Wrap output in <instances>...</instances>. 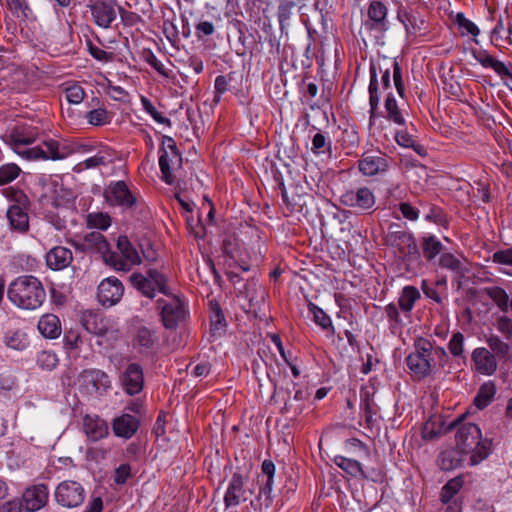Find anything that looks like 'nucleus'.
<instances>
[{"label":"nucleus","instance_id":"obj_1","mask_svg":"<svg viewBox=\"0 0 512 512\" xmlns=\"http://www.w3.org/2000/svg\"><path fill=\"white\" fill-rule=\"evenodd\" d=\"M414 350L406 357V364L412 375L422 380L436 374L449 360L443 347H434L431 341L417 337L413 344Z\"/></svg>","mask_w":512,"mask_h":512},{"label":"nucleus","instance_id":"obj_2","mask_svg":"<svg viewBox=\"0 0 512 512\" xmlns=\"http://www.w3.org/2000/svg\"><path fill=\"white\" fill-rule=\"evenodd\" d=\"M464 415L451 422L448 431L456 429V447L466 455L470 454V465L475 466L485 460L491 452V442L482 439L480 428L474 423H464Z\"/></svg>","mask_w":512,"mask_h":512},{"label":"nucleus","instance_id":"obj_3","mask_svg":"<svg viewBox=\"0 0 512 512\" xmlns=\"http://www.w3.org/2000/svg\"><path fill=\"white\" fill-rule=\"evenodd\" d=\"M8 299L18 308L36 310L46 299L42 282L33 275H23L14 279L7 289Z\"/></svg>","mask_w":512,"mask_h":512},{"label":"nucleus","instance_id":"obj_4","mask_svg":"<svg viewBox=\"0 0 512 512\" xmlns=\"http://www.w3.org/2000/svg\"><path fill=\"white\" fill-rule=\"evenodd\" d=\"M130 282L134 288L149 299L155 297L156 291L166 296L171 295L166 276L154 268L148 269L146 274L133 273L130 276Z\"/></svg>","mask_w":512,"mask_h":512},{"label":"nucleus","instance_id":"obj_5","mask_svg":"<svg viewBox=\"0 0 512 512\" xmlns=\"http://www.w3.org/2000/svg\"><path fill=\"white\" fill-rule=\"evenodd\" d=\"M118 252L110 251L106 264L118 271H129L133 266L141 263L137 249L126 236H119L117 240Z\"/></svg>","mask_w":512,"mask_h":512},{"label":"nucleus","instance_id":"obj_6","mask_svg":"<svg viewBox=\"0 0 512 512\" xmlns=\"http://www.w3.org/2000/svg\"><path fill=\"white\" fill-rule=\"evenodd\" d=\"M393 247H395L403 262L407 266H417L421 263V254L414 236L407 231H394L388 236Z\"/></svg>","mask_w":512,"mask_h":512},{"label":"nucleus","instance_id":"obj_7","mask_svg":"<svg viewBox=\"0 0 512 512\" xmlns=\"http://www.w3.org/2000/svg\"><path fill=\"white\" fill-rule=\"evenodd\" d=\"M105 201L111 206L132 209L139 204L138 197L133 194L128 185L122 181L111 182L103 192Z\"/></svg>","mask_w":512,"mask_h":512},{"label":"nucleus","instance_id":"obj_8","mask_svg":"<svg viewBox=\"0 0 512 512\" xmlns=\"http://www.w3.org/2000/svg\"><path fill=\"white\" fill-rule=\"evenodd\" d=\"M157 304L160 309L161 321L166 329H176L179 323L186 318L185 304L178 296L172 295L170 301L159 299Z\"/></svg>","mask_w":512,"mask_h":512},{"label":"nucleus","instance_id":"obj_9","mask_svg":"<svg viewBox=\"0 0 512 512\" xmlns=\"http://www.w3.org/2000/svg\"><path fill=\"white\" fill-rule=\"evenodd\" d=\"M86 497L84 487L77 481L65 480L55 490L56 502L66 508L80 506Z\"/></svg>","mask_w":512,"mask_h":512},{"label":"nucleus","instance_id":"obj_10","mask_svg":"<svg viewBox=\"0 0 512 512\" xmlns=\"http://www.w3.org/2000/svg\"><path fill=\"white\" fill-rule=\"evenodd\" d=\"M474 59L485 69H491L511 91L508 81H512V63L504 62L491 55L487 50H472Z\"/></svg>","mask_w":512,"mask_h":512},{"label":"nucleus","instance_id":"obj_11","mask_svg":"<svg viewBox=\"0 0 512 512\" xmlns=\"http://www.w3.org/2000/svg\"><path fill=\"white\" fill-rule=\"evenodd\" d=\"M78 381L89 394L107 392L111 388L110 377L99 369L83 370L78 376Z\"/></svg>","mask_w":512,"mask_h":512},{"label":"nucleus","instance_id":"obj_12","mask_svg":"<svg viewBox=\"0 0 512 512\" xmlns=\"http://www.w3.org/2000/svg\"><path fill=\"white\" fill-rule=\"evenodd\" d=\"M44 148L34 147L23 152L28 159H52L61 160L73 153L67 145L61 146L59 142L49 140L44 142Z\"/></svg>","mask_w":512,"mask_h":512},{"label":"nucleus","instance_id":"obj_13","mask_svg":"<svg viewBox=\"0 0 512 512\" xmlns=\"http://www.w3.org/2000/svg\"><path fill=\"white\" fill-rule=\"evenodd\" d=\"M124 286L114 277L103 279L98 285L97 298L101 305L111 307L117 304L123 297Z\"/></svg>","mask_w":512,"mask_h":512},{"label":"nucleus","instance_id":"obj_14","mask_svg":"<svg viewBox=\"0 0 512 512\" xmlns=\"http://www.w3.org/2000/svg\"><path fill=\"white\" fill-rule=\"evenodd\" d=\"M340 201L346 207L361 211L372 209L376 203L373 192L367 187H360L344 192L341 195Z\"/></svg>","mask_w":512,"mask_h":512},{"label":"nucleus","instance_id":"obj_15","mask_svg":"<svg viewBox=\"0 0 512 512\" xmlns=\"http://www.w3.org/2000/svg\"><path fill=\"white\" fill-rule=\"evenodd\" d=\"M388 8L380 0H371L367 9L368 18L363 22V28L367 31L384 32L388 29Z\"/></svg>","mask_w":512,"mask_h":512},{"label":"nucleus","instance_id":"obj_16","mask_svg":"<svg viewBox=\"0 0 512 512\" xmlns=\"http://www.w3.org/2000/svg\"><path fill=\"white\" fill-rule=\"evenodd\" d=\"M48 498L47 485L40 483L26 488L22 494L21 502L27 512H35L47 504Z\"/></svg>","mask_w":512,"mask_h":512},{"label":"nucleus","instance_id":"obj_17","mask_svg":"<svg viewBox=\"0 0 512 512\" xmlns=\"http://www.w3.org/2000/svg\"><path fill=\"white\" fill-rule=\"evenodd\" d=\"M120 382L129 395L140 393L144 385V373L141 365L130 363L120 375Z\"/></svg>","mask_w":512,"mask_h":512},{"label":"nucleus","instance_id":"obj_18","mask_svg":"<svg viewBox=\"0 0 512 512\" xmlns=\"http://www.w3.org/2000/svg\"><path fill=\"white\" fill-rule=\"evenodd\" d=\"M94 23L101 28H109L116 19V11L111 1L94 0L88 4Z\"/></svg>","mask_w":512,"mask_h":512},{"label":"nucleus","instance_id":"obj_19","mask_svg":"<svg viewBox=\"0 0 512 512\" xmlns=\"http://www.w3.org/2000/svg\"><path fill=\"white\" fill-rule=\"evenodd\" d=\"M359 170L366 176H375L387 171L389 167L388 157L380 152L367 153L358 162Z\"/></svg>","mask_w":512,"mask_h":512},{"label":"nucleus","instance_id":"obj_20","mask_svg":"<svg viewBox=\"0 0 512 512\" xmlns=\"http://www.w3.org/2000/svg\"><path fill=\"white\" fill-rule=\"evenodd\" d=\"M245 494V479L243 475L238 472L233 473L223 499L225 508L235 507L241 501H246L247 497Z\"/></svg>","mask_w":512,"mask_h":512},{"label":"nucleus","instance_id":"obj_21","mask_svg":"<svg viewBox=\"0 0 512 512\" xmlns=\"http://www.w3.org/2000/svg\"><path fill=\"white\" fill-rule=\"evenodd\" d=\"M182 165V156L179 151H168L166 148L161 149V155L159 157V167L162 173V179L167 184L171 185L174 183V176L172 169L174 167H180Z\"/></svg>","mask_w":512,"mask_h":512},{"label":"nucleus","instance_id":"obj_22","mask_svg":"<svg viewBox=\"0 0 512 512\" xmlns=\"http://www.w3.org/2000/svg\"><path fill=\"white\" fill-rule=\"evenodd\" d=\"M477 372L492 375L497 369L495 356L484 347L476 348L471 356Z\"/></svg>","mask_w":512,"mask_h":512},{"label":"nucleus","instance_id":"obj_23","mask_svg":"<svg viewBox=\"0 0 512 512\" xmlns=\"http://www.w3.org/2000/svg\"><path fill=\"white\" fill-rule=\"evenodd\" d=\"M82 250L96 251L102 255L104 262L108 258L111 251L110 244L99 231H92L87 233L83 237V241L80 245Z\"/></svg>","mask_w":512,"mask_h":512},{"label":"nucleus","instance_id":"obj_24","mask_svg":"<svg viewBox=\"0 0 512 512\" xmlns=\"http://www.w3.org/2000/svg\"><path fill=\"white\" fill-rule=\"evenodd\" d=\"M72 260L71 250L63 246H56L46 254L47 266L53 270H62L68 267Z\"/></svg>","mask_w":512,"mask_h":512},{"label":"nucleus","instance_id":"obj_25","mask_svg":"<svg viewBox=\"0 0 512 512\" xmlns=\"http://www.w3.org/2000/svg\"><path fill=\"white\" fill-rule=\"evenodd\" d=\"M112 428L116 436L129 439L137 432L139 420L132 415L123 414L114 419Z\"/></svg>","mask_w":512,"mask_h":512},{"label":"nucleus","instance_id":"obj_26","mask_svg":"<svg viewBox=\"0 0 512 512\" xmlns=\"http://www.w3.org/2000/svg\"><path fill=\"white\" fill-rule=\"evenodd\" d=\"M37 131L28 126H16L7 135L8 143L15 149L32 144L37 138Z\"/></svg>","mask_w":512,"mask_h":512},{"label":"nucleus","instance_id":"obj_27","mask_svg":"<svg viewBox=\"0 0 512 512\" xmlns=\"http://www.w3.org/2000/svg\"><path fill=\"white\" fill-rule=\"evenodd\" d=\"M83 429L91 441H98L108 435V425L105 420L99 417L85 416Z\"/></svg>","mask_w":512,"mask_h":512},{"label":"nucleus","instance_id":"obj_28","mask_svg":"<svg viewBox=\"0 0 512 512\" xmlns=\"http://www.w3.org/2000/svg\"><path fill=\"white\" fill-rule=\"evenodd\" d=\"M398 20L404 25L408 35H415L417 31L423 29L424 19L418 16L417 12L412 9L399 8L397 12Z\"/></svg>","mask_w":512,"mask_h":512},{"label":"nucleus","instance_id":"obj_29","mask_svg":"<svg viewBox=\"0 0 512 512\" xmlns=\"http://www.w3.org/2000/svg\"><path fill=\"white\" fill-rule=\"evenodd\" d=\"M38 330L45 337L55 339L61 334V323L59 318L54 314H44L38 321Z\"/></svg>","mask_w":512,"mask_h":512},{"label":"nucleus","instance_id":"obj_30","mask_svg":"<svg viewBox=\"0 0 512 512\" xmlns=\"http://www.w3.org/2000/svg\"><path fill=\"white\" fill-rule=\"evenodd\" d=\"M466 455L459 448H449L442 451L437 458L438 466L444 471H451L458 468Z\"/></svg>","mask_w":512,"mask_h":512},{"label":"nucleus","instance_id":"obj_31","mask_svg":"<svg viewBox=\"0 0 512 512\" xmlns=\"http://www.w3.org/2000/svg\"><path fill=\"white\" fill-rule=\"evenodd\" d=\"M7 218L13 230L26 232L29 229V216L18 204H13L9 207Z\"/></svg>","mask_w":512,"mask_h":512},{"label":"nucleus","instance_id":"obj_32","mask_svg":"<svg viewBox=\"0 0 512 512\" xmlns=\"http://www.w3.org/2000/svg\"><path fill=\"white\" fill-rule=\"evenodd\" d=\"M439 265L452 271L457 278H463L469 271L466 260H461L452 253H442L439 258Z\"/></svg>","mask_w":512,"mask_h":512},{"label":"nucleus","instance_id":"obj_33","mask_svg":"<svg viewBox=\"0 0 512 512\" xmlns=\"http://www.w3.org/2000/svg\"><path fill=\"white\" fill-rule=\"evenodd\" d=\"M361 412L362 416L368 426L374 423V416L378 413V406L373 399V393L370 391H361Z\"/></svg>","mask_w":512,"mask_h":512},{"label":"nucleus","instance_id":"obj_34","mask_svg":"<svg viewBox=\"0 0 512 512\" xmlns=\"http://www.w3.org/2000/svg\"><path fill=\"white\" fill-rule=\"evenodd\" d=\"M421 247L427 261L434 260L443 251V244L435 235L424 236L421 240Z\"/></svg>","mask_w":512,"mask_h":512},{"label":"nucleus","instance_id":"obj_35","mask_svg":"<svg viewBox=\"0 0 512 512\" xmlns=\"http://www.w3.org/2000/svg\"><path fill=\"white\" fill-rule=\"evenodd\" d=\"M495 393L496 387L492 381L482 384L473 401L475 406L480 410L486 408L493 401Z\"/></svg>","mask_w":512,"mask_h":512},{"label":"nucleus","instance_id":"obj_36","mask_svg":"<svg viewBox=\"0 0 512 512\" xmlns=\"http://www.w3.org/2000/svg\"><path fill=\"white\" fill-rule=\"evenodd\" d=\"M83 326L89 333L97 336H104L109 331L108 327L104 323V319L100 315L94 313H89L84 316Z\"/></svg>","mask_w":512,"mask_h":512},{"label":"nucleus","instance_id":"obj_37","mask_svg":"<svg viewBox=\"0 0 512 512\" xmlns=\"http://www.w3.org/2000/svg\"><path fill=\"white\" fill-rule=\"evenodd\" d=\"M419 298L420 292L416 287L405 286L398 299V305L403 312L410 313Z\"/></svg>","mask_w":512,"mask_h":512},{"label":"nucleus","instance_id":"obj_38","mask_svg":"<svg viewBox=\"0 0 512 512\" xmlns=\"http://www.w3.org/2000/svg\"><path fill=\"white\" fill-rule=\"evenodd\" d=\"M309 397H310V393L307 389L299 388L295 391L293 398L289 397L285 401L283 410H285L287 412L293 411L294 414L298 415V414L302 413L303 408H304V402L306 400H308Z\"/></svg>","mask_w":512,"mask_h":512},{"label":"nucleus","instance_id":"obj_39","mask_svg":"<svg viewBox=\"0 0 512 512\" xmlns=\"http://www.w3.org/2000/svg\"><path fill=\"white\" fill-rule=\"evenodd\" d=\"M335 463L342 470L347 472L353 477H362L369 479V476L365 474L361 463L357 460L346 458L343 456H337L335 458Z\"/></svg>","mask_w":512,"mask_h":512},{"label":"nucleus","instance_id":"obj_40","mask_svg":"<svg viewBox=\"0 0 512 512\" xmlns=\"http://www.w3.org/2000/svg\"><path fill=\"white\" fill-rule=\"evenodd\" d=\"M369 104L370 120H372L375 117V112L379 104L377 70L374 65L370 67Z\"/></svg>","mask_w":512,"mask_h":512},{"label":"nucleus","instance_id":"obj_41","mask_svg":"<svg viewBox=\"0 0 512 512\" xmlns=\"http://www.w3.org/2000/svg\"><path fill=\"white\" fill-rule=\"evenodd\" d=\"M484 292L493 300L501 311H508L510 300L508 294L503 288L498 286L486 287L484 288Z\"/></svg>","mask_w":512,"mask_h":512},{"label":"nucleus","instance_id":"obj_42","mask_svg":"<svg viewBox=\"0 0 512 512\" xmlns=\"http://www.w3.org/2000/svg\"><path fill=\"white\" fill-rule=\"evenodd\" d=\"M464 480L462 476L454 477L449 480L441 490L440 499L443 503H449L454 500V497L458 494L460 489L463 487Z\"/></svg>","mask_w":512,"mask_h":512},{"label":"nucleus","instance_id":"obj_43","mask_svg":"<svg viewBox=\"0 0 512 512\" xmlns=\"http://www.w3.org/2000/svg\"><path fill=\"white\" fill-rule=\"evenodd\" d=\"M396 142L406 148H412L418 155L426 156L427 150L419 144L407 131H398L395 135Z\"/></svg>","mask_w":512,"mask_h":512},{"label":"nucleus","instance_id":"obj_44","mask_svg":"<svg viewBox=\"0 0 512 512\" xmlns=\"http://www.w3.org/2000/svg\"><path fill=\"white\" fill-rule=\"evenodd\" d=\"M385 109L387 112V118L398 125L405 124V118L399 109L395 97L392 93H389L385 100Z\"/></svg>","mask_w":512,"mask_h":512},{"label":"nucleus","instance_id":"obj_45","mask_svg":"<svg viewBox=\"0 0 512 512\" xmlns=\"http://www.w3.org/2000/svg\"><path fill=\"white\" fill-rule=\"evenodd\" d=\"M309 312L313 315L314 322L324 330H333V325L330 317L317 305L309 303Z\"/></svg>","mask_w":512,"mask_h":512},{"label":"nucleus","instance_id":"obj_46","mask_svg":"<svg viewBox=\"0 0 512 512\" xmlns=\"http://www.w3.org/2000/svg\"><path fill=\"white\" fill-rule=\"evenodd\" d=\"M7 347L15 350H24L27 347V338L25 334L19 331H9L4 337Z\"/></svg>","mask_w":512,"mask_h":512},{"label":"nucleus","instance_id":"obj_47","mask_svg":"<svg viewBox=\"0 0 512 512\" xmlns=\"http://www.w3.org/2000/svg\"><path fill=\"white\" fill-rule=\"evenodd\" d=\"M210 307H211V316H210L211 330L213 332L222 330L225 327V317H224L223 311H222L219 303L216 301H211Z\"/></svg>","mask_w":512,"mask_h":512},{"label":"nucleus","instance_id":"obj_48","mask_svg":"<svg viewBox=\"0 0 512 512\" xmlns=\"http://www.w3.org/2000/svg\"><path fill=\"white\" fill-rule=\"evenodd\" d=\"M87 226L99 230H106L111 225V218L106 213H90L87 215Z\"/></svg>","mask_w":512,"mask_h":512},{"label":"nucleus","instance_id":"obj_49","mask_svg":"<svg viewBox=\"0 0 512 512\" xmlns=\"http://www.w3.org/2000/svg\"><path fill=\"white\" fill-rule=\"evenodd\" d=\"M21 169L14 163H8L0 166V186L14 181L20 174Z\"/></svg>","mask_w":512,"mask_h":512},{"label":"nucleus","instance_id":"obj_50","mask_svg":"<svg viewBox=\"0 0 512 512\" xmlns=\"http://www.w3.org/2000/svg\"><path fill=\"white\" fill-rule=\"evenodd\" d=\"M455 22L459 27L461 35H472L476 37L479 34L478 27L469 19H467L463 13H457Z\"/></svg>","mask_w":512,"mask_h":512},{"label":"nucleus","instance_id":"obj_51","mask_svg":"<svg viewBox=\"0 0 512 512\" xmlns=\"http://www.w3.org/2000/svg\"><path fill=\"white\" fill-rule=\"evenodd\" d=\"M112 162L110 155L105 151H100L96 155L85 159L81 164L86 169L106 166Z\"/></svg>","mask_w":512,"mask_h":512},{"label":"nucleus","instance_id":"obj_52","mask_svg":"<svg viewBox=\"0 0 512 512\" xmlns=\"http://www.w3.org/2000/svg\"><path fill=\"white\" fill-rule=\"evenodd\" d=\"M156 340L157 338L155 333L146 327L140 328L137 332L136 343L141 347L147 349L151 348L155 344Z\"/></svg>","mask_w":512,"mask_h":512},{"label":"nucleus","instance_id":"obj_53","mask_svg":"<svg viewBox=\"0 0 512 512\" xmlns=\"http://www.w3.org/2000/svg\"><path fill=\"white\" fill-rule=\"evenodd\" d=\"M487 344L489 348L499 356L505 357L510 351L509 345L501 340L497 335H491L487 338Z\"/></svg>","mask_w":512,"mask_h":512},{"label":"nucleus","instance_id":"obj_54","mask_svg":"<svg viewBox=\"0 0 512 512\" xmlns=\"http://www.w3.org/2000/svg\"><path fill=\"white\" fill-rule=\"evenodd\" d=\"M37 363L43 369L52 370L58 365V358L51 351H41L37 356Z\"/></svg>","mask_w":512,"mask_h":512},{"label":"nucleus","instance_id":"obj_55","mask_svg":"<svg viewBox=\"0 0 512 512\" xmlns=\"http://www.w3.org/2000/svg\"><path fill=\"white\" fill-rule=\"evenodd\" d=\"M141 103L144 110L157 122L160 124H165L167 126H171V121L169 118L162 116L157 109L153 106L151 101L146 97L141 98Z\"/></svg>","mask_w":512,"mask_h":512},{"label":"nucleus","instance_id":"obj_56","mask_svg":"<svg viewBox=\"0 0 512 512\" xmlns=\"http://www.w3.org/2000/svg\"><path fill=\"white\" fill-rule=\"evenodd\" d=\"M86 118L91 125L102 126L109 122L108 112L103 108L89 111Z\"/></svg>","mask_w":512,"mask_h":512},{"label":"nucleus","instance_id":"obj_57","mask_svg":"<svg viewBox=\"0 0 512 512\" xmlns=\"http://www.w3.org/2000/svg\"><path fill=\"white\" fill-rule=\"evenodd\" d=\"M330 149V141L321 132H317L312 138L311 150L314 154H322Z\"/></svg>","mask_w":512,"mask_h":512},{"label":"nucleus","instance_id":"obj_58","mask_svg":"<svg viewBox=\"0 0 512 512\" xmlns=\"http://www.w3.org/2000/svg\"><path fill=\"white\" fill-rule=\"evenodd\" d=\"M143 59L151 66L153 67L160 75L164 77H168L169 73L167 69L165 68L164 64L158 60V58L155 56V54L150 50H144L143 51Z\"/></svg>","mask_w":512,"mask_h":512},{"label":"nucleus","instance_id":"obj_59","mask_svg":"<svg viewBox=\"0 0 512 512\" xmlns=\"http://www.w3.org/2000/svg\"><path fill=\"white\" fill-rule=\"evenodd\" d=\"M464 336L460 332H456L452 335L448 349L454 357H460L464 351Z\"/></svg>","mask_w":512,"mask_h":512},{"label":"nucleus","instance_id":"obj_60","mask_svg":"<svg viewBox=\"0 0 512 512\" xmlns=\"http://www.w3.org/2000/svg\"><path fill=\"white\" fill-rule=\"evenodd\" d=\"M296 6V3L293 0H284L278 7V20L281 28H283L284 24L290 19L292 9Z\"/></svg>","mask_w":512,"mask_h":512},{"label":"nucleus","instance_id":"obj_61","mask_svg":"<svg viewBox=\"0 0 512 512\" xmlns=\"http://www.w3.org/2000/svg\"><path fill=\"white\" fill-rule=\"evenodd\" d=\"M63 341H64V346L67 349H70V350L77 349L79 347V345L82 343V338H81L79 330L72 329V328L69 330H66L64 333Z\"/></svg>","mask_w":512,"mask_h":512},{"label":"nucleus","instance_id":"obj_62","mask_svg":"<svg viewBox=\"0 0 512 512\" xmlns=\"http://www.w3.org/2000/svg\"><path fill=\"white\" fill-rule=\"evenodd\" d=\"M163 33L171 45L175 47L180 40L176 25L170 20H164Z\"/></svg>","mask_w":512,"mask_h":512},{"label":"nucleus","instance_id":"obj_63","mask_svg":"<svg viewBox=\"0 0 512 512\" xmlns=\"http://www.w3.org/2000/svg\"><path fill=\"white\" fill-rule=\"evenodd\" d=\"M66 99L71 104H79L83 101L85 92L79 85H72L65 90Z\"/></svg>","mask_w":512,"mask_h":512},{"label":"nucleus","instance_id":"obj_64","mask_svg":"<svg viewBox=\"0 0 512 512\" xmlns=\"http://www.w3.org/2000/svg\"><path fill=\"white\" fill-rule=\"evenodd\" d=\"M496 328L507 340H512V320L509 317H499L496 322Z\"/></svg>","mask_w":512,"mask_h":512}]
</instances>
